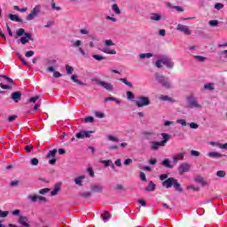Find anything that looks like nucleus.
<instances>
[{
	"mask_svg": "<svg viewBox=\"0 0 227 227\" xmlns=\"http://www.w3.org/2000/svg\"><path fill=\"white\" fill-rule=\"evenodd\" d=\"M161 185L166 189H171V187H174L175 191L177 192H182L184 191L182 184H180L178 180L175 179V177H168L167 180L161 183Z\"/></svg>",
	"mask_w": 227,
	"mask_h": 227,
	"instance_id": "f257e3e1",
	"label": "nucleus"
},
{
	"mask_svg": "<svg viewBox=\"0 0 227 227\" xmlns=\"http://www.w3.org/2000/svg\"><path fill=\"white\" fill-rule=\"evenodd\" d=\"M155 80L161 84L163 88H166L167 90L171 88V82H169V79L165 77L162 74H155Z\"/></svg>",
	"mask_w": 227,
	"mask_h": 227,
	"instance_id": "f03ea898",
	"label": "nucleus"
},
{
	"mask_svg": "<svg viewBox=\"0 0 227 227\" xmlns=\"http://www.w3.org/2000/svg\"><path fill=\"white\" fill-rule=\"evenodd\" d=\"M135 104L137 107H145L146 106H150V98L140 96L137 98V100H135Z\"/></svg>",
	"mask_w": 227,
	"mask_h": 227,
	"instance_id": "7ed1b4c3",
	"label": "nucleus"
},
{
	"mask_svg": "<svg viewBox=\"0 0 227 227\" xmlns=\"http://www.w3.org/2000/svg\"><path fill=\"white\" fill-rule=\"evenodd\" d=\"M187 104L191 109H201V105L198 103V98L192 95L187 98Z\"/></svg>",
	"mask_w": 227,
	"mask_h": 227,
	"instance_id": "20e7f679",
	"label": "nucleus"
},
{
	"mask_svg": "<svg viewBox=\"0 0 227 227\" xmlns=\"http://www.w3.org/2000/svg\"><path fill=\"white\" fill-rule=\"evenodd\" d=\"M95 82L98 86H101V88H104V90H106V91H114V86L109 82L100 81L98 79H96Z\"/></svg>",
	"mask_w": 227,
	"mask_h": 227,
	"instance_id": "39448f33",
	"label": "nucleus"
},
{
	"mask_svg": "<svg viewBox=\"0 0 227 227\" xmlns=\"http://www.w3.org/2000/svg\"><path fill=\"white\" fill-rule=\"evenodd\" d=\"M42 11V5L37 4L35 5L31 12L27 16L26 20H34L38 16V13Z\"/></svg>",
	"mask_w": 227,
	"mask_h": 227,
	"instance_id": "423d86ee",
	"label": "nucleus"
},
{
	"mask_svg": "<svg viewBox=\"0 0 227 227\" xmlns=\"http://www.w3.org/2000/svg\"><path fill=\"white\" fill-rule=\"evenodd\" d=\"M160 58H161L162 65H165V67H167V68H173V67H175V63L168 56L161 55Z\"/></svg>",
	"mask_w": 227,
	"mask_h": 227,
	"instance_id": "0eeeda50",
	"label": "nucleus"
},
{
	"mask_svg": "<svg viewBox=\"0 0 227 227\" xmlns=\"http://www.w3.org/2000/svg\"><path fill=\"white\" fill-rule=\"evenodd\" d=\"M56 153H58V150L57 149H53V150H51L49 151L48 154H47V159H51L49 160V164H51L52 166H54V164H56Z\"/></svg>",
	"mask_w": 227,
	"mask_h": 227,
	"instance_id": "6e6552de",
	"label": "nucleus"
},
{
	"mask_svg": "<svg viewBox=\"0 0 227 227\" xmlns=\"http://www.w3.org/2000/svg\"><path fill=\"white\" fill-rule=\"evenodd\" d=\"M176 31H180L181 33H184V35H186L189 36L191 35V28L185 25L178 24L176 27Z\"/></svg>",
	"mask_w": 227,
	"mask_h": 227,
	"instance_id": "1a4fd4ad",
	"label": "nucleus"
},
{
	"mask_svg": "<svg viewBox=\"0 0 227 227\" xmlns=\"http://www.w3.org/2000/svg\"><path fill=\"white\" fill-rule=\"evenodd\" d=\"M191 171V165L189 163H182L178 167L179 175H184V173H188Z\"/></svg>",
	"mask_w": 227,
	"mask_h": 227,
	"instance_id": "9d476101",
	"label": "nucleus"
},
{
	"mask_svg": "<svg viewBox=\"0 0 227 227\" xmlns=\"http://www.w3.org/2000/svg\"><path fill=\"white\" fill-rule=\"evenodd\" d=\"M18 223H19V224H20V226H24V227L31 226L29 224V219L27 218V216L20 215L19 219H18Z\"/></svg>",
	"mask_w": 227,
	"mask_h": 227,
	"instance_id": "9b49d317",
	"label": "nucleus"
},
{
	"mask_svg": "<svg viewBox=\"0 0 227 227\" xmlns=\"http://www.w3.org/2000/svg\"><path fill=\"white\" fill-rule=\"evenodd\" d=\"M82 42L81 40H76V41H73L71 47H74L75 49H77V47H79L78 51L80 52V54H82V56H86V51H84V50H82L80 45H82Z\"/></svg>",
	"mask_w": 227,
	"mask_h": 227,
	"instance_id": "f8f14e48",
	"label": "nucleus"
},
{
	"mask_svg": "<svg viewBox=\"0 0 227 227\" xmlns=\"http://www.w3.org/2000/svg\"><path fill=\"white\" fill-rule=\"evenodd\" d=\"M95 131L90 130V131H80L76 133L75 137L77 139H84V137H90V134H93Z\"/></svg>",
	"mask_w": 227,
	"mask_h": 227,
	"instance_id": "ddd939ff",
	"label": "nucleus"
},
{
	"mask_svg": "<svg viewBox=\"0 0 227 227\" xmlns=\"http://www.w3.org/2000/svg\"><path fill=\"white\" fill-rule=\"evenodd\" d=\"M35 39H33V36L29 33H25V36L20 37V42L22 43V45H26V43H28L29 41L34 42Z\"/></svg>",
	"mask_w": 227,
	"mask_h": 227,
	"instance_id": "4468645a",
	"label": "nucleus"
},
{
	"mask_svg": "<svg viewBox=\"0 0 227 227\" xmlns=\"http://www.w3.org/2000/svg\"><path fill=\"white\" fill-rule=\"evenodd\" d=\"M28 200H31L32 203H36V201H47L45 197L38 196V195H28Z\"/></svg>",
	"mask_w": 227,
	"mask_h": 227,
	"instance_id": "2eb2a0df",
	"label": "nucleus"
},
{
	"mask_svg": "<svg viewBox=\"0 0 227 227\" xmlns=\"http://www.w3.org/2000/svg\"><path fill=\"white\" fill-rule=\"evenodd\" d=\"M185 155H187L186 152L178 153L176 156L173 157V163L178 164V160H184Z\"/></svg>",
	"mask_w": 227,
	"mask_h": 227,
	"instance_id": "dca6fc26",
	"label": "nucleus"
},
{
	"mask_svg": "<svg viewBox=\"0 0 227 227\" xmlns=\"http://www.w3.org/2000/svg\"><path fill=\"white\" fill-rule=\"evenodd\" d=\"M22 97V93L20 91H15L12 93L11 98L14 100V102L18 103Z\"/></svg>",
	"mask_w": 227,
	"mask_h": 227,
	"instance_id": "f3484780",
	"label": "nucleus"
},
{
	"mask_svg": "<svg viewBox=\"0 0 227 227\" xmlns=\"http://www.w3.org/2000/svg\"><path fill=\"white\" fill-rule=\"evenodd\" d=\"M209 145L211 146H218V148H221L222 150H227V143L226 144H221L219 142H209Z\"/></svg>",
	"mask_w": 227,
	"mask_h": 227,
	"instance_id": "a211bd4d",
	"label": "nucleus"
},
{
	"mask_svg": "<svg viewBox=\"0 0 227 227\" xmlns=\"http://www.w3.org/2000/svg\"><path fill=\"white\" fill-rule=\"evenodd\" d=\"M161 166H164V168H167L168 169H173V164H171L169 159H164L161 161Z\"/></svg>",
	"mask_w": 227,
	"mask_h": 227,
	"instance_id": "6ab92c4d",
	"label": "nucleus"
},
{
	"mask_svg": "<svg viewBox=\"0 0 227 227\" xmlns=\"http://www.w3.org/2000/svg\"><path fill=\"white\" fill-rule=\"evenodd\" d=\"M160 146H164L163 144L160 142H157V141H153L151 142V149L152 150H159V148H160Z\"/></svg>",
	"mask_w": 227,
	"mask_h": 227,
	"instance_id": "aec40b11",
	"label": "nucleus"
},
{
	"mask_svg": "<svg viewBox=\"0 0 227 227\" xmlns=\"http://www.w3.org/2000/svg\"><path fill=\"white\" fill-rule=\"evenodd\" d=\"M90 189L93 191V192H102V191H104V186L100 184H94L90 187Z\"/></svg>",
	"mask_w": 227,
	"mask_h": 227,
	"instance_id": "412c9836",
	"label": "nucleus"
},
{
	"mask_svg": "<svg viewBox=\"0 0 227 227\" xmlns=\"http://www.w3.org/2000/svg\"><path fill=\"white\" fill-rule=\"evenodd\" d=\"M145 191H147V192L155 191V184H153V181H150L148 186L145 188Z\"/></svg>",
	"mask_w": 227,
	"mask_h": 227,
	"instance_id": "4be33fe9",
	"label": "nucleus"
},
{
	"mask_svg": "<svg viewBox=\"0 0 227 227\" xmlns=\"http://www.w3.org/2000/svg\"><path fill=\"white\" fill-rule=\"evenodd\" d=\"M195 182H197V184H200V185H202L203 187H205V185H207V181H205V179L200 176H198L197 177H195Z\"/></svg>",
	"mask_w": 227,
	"mask_h": 227,
	"instance_id": "5701e85b",
	"label": "nucleus"
},
{
	"mask_svg": "<svg viewBox=\"0 0 227 227\" xmlns=\"http://www.w3.org/2000/svg\"><path fill=\"white\" fill-rule=\"evenodd\" d=\"M162 19V16L159 13H151L150 20L154 21H159Z\"/></svg>",
	"mask_w": 227,
	"mask_h": 227,
	"instance_id": "b1692460",
	"label": "nucleus"
},
{
	"mask_svg": "<svg viewBox=\"0 0 227 227\" xmlns=\"http://www.w3.org/2000/svg\"><path fill=\"white\" fill-rule=\"evenodd\" d=\"M9 19L12 20V22H22V20L19 18L17 14H9Z\"/></svg>",
	"mask_w": 227,
	"mask_h": 227,
	"instance_id": "393cba45",
	"label": "nucleus"
},
{
	"mask_svg": "<svg viewBox=\"0 0 227 227\" xmlns=\"http://www.w3.org/2000/svg\"><path fill=\"white\" fill-rule=\"evenodd\" d=\"M208 157H219V158H223V157H226V154H221L217 152H210L207 153Z\"/></svg>",
	"mask_w": 227,
	"mask_h": 227,
	"instance_id": "a878e982",
	"label": "nucleus"
},
{
	"mask_svg": "<svg viewBox=\"0 0 227 227\" xmlns=\"http://www.w3.org/2000/svg\"><path fill=\"white\" fill-rule=\"evenodd\" d=\"M101 217L104 223H107V221H109V217H111V214H109L107 211H104V213L101 214Z\"/></svg>",
	"mask_w": 227,
	"mask_h": 227,
	"instance_id": "bb28decb",
	"label": "nucleus"
},
{
	"mask_svg": "<svg viewBox=\"0 0 227 227\" xmlns=\"http://www.w3.org/2000/svg\"><path fill=\"white\" fill-rule=\"evenodd\" d=\"M84 178H86L84 176H80L77 178L74 179V184H76V185H82V181L84 180Z\"/></svg>",
	"mask_w": 227,
	"mask_h": 227,
	"instance_id": "cd10ccee",
	"label": "nucleus"
},
{
	"mask_svg": "<svg viewBox=\"0 0 227 227\" xmlns=\"http://www.w3.org/2000/svg\"><path fill=\"white\" fill-rule=\"evenodd\" d=\"M161 136L163 137V140L161 141V143L163 144L164 146H166V143L169 141V135L168 133H162Z\"/></svg>",
	"mask_w": 227,
	"mask_h": 227,
	"instance_id": "c85d7f7f",
	"label": "nucleus"
},
{
	"mask_svg": "<svg viewBox=\"0 0 227 227\" xmlns=\"http://www.w3.org/2000/svg\"><path fill=\"white\" fill-rule=\"evenodd\" d=\"M119 81H121V82H123V84H126V86H128V88H132V82H129V80H127V78H121L119 79Z\"/></svg>",
	"mask_w": 227,
	"mask_h": 227,
	"instance_id": "c756f323",
	"label": "nucleus"
},
{
	"mask_svg": "<svg viewBox=\"0 0 227 227\" xmlns=\"http://www.w3.org/2000/svg\"><path fill=\"white\" fill-rule=\"evenodd\" d=\"M102 52H105V54H112V55L116 54V51L115 50H111L109 48H104L102 50Z\"/></svg>",
	"mask_w": 227,
	"mask_h": 227,
	"instance_id": "7c9ffc66",
	"label": "nucleus"
},
{
	"mask_svg": "<svg viewBox=\"0 0 227 227\" xmlns=\"http://www.w3.org/2000/svg\"><path fill=\"white\" fill-rule=\"evenodd\" d=\"M112 10L114 12V13L116 15H120V13H121V11L120 10V7H118V4H114L113 6H112Z\"/></svg>",
	"mask_w": 227,
	"mask_h": 227,
	"instance_id": "2f4dec72",
	"label": "nucleus"
},
{
	"mask_svg": "<svg viewBox=\"0 0 227 227\" xmlns=\"http://www.w3.org/2000/svg\"><path fill=\"white\" fill-rule=\"evenodd\" d=\"M153 57V54H152V53H141L139 55L140 59H145V58L150 59Z\"/></svg>",
	"mask_w": 227,
	"mask_h": 227,
	"instance_id": "473e14b6",
	"label": "nucleus"
},
{
	"mask_svg": "<svg viewBox=\"0 0 227 227\" xmlns=\"http://www.w3.org/2000/svg\"><path fill=\"white\" fill-rule=\"evenodd\" d=\"M216 176H218L219 178H224V176H226V171H224V170H218L216 172Z\"/></svg>",
	"mask_w": 227,
	"mask_h": 227,
	"instance_id": "72a5a7b5",
	"label": "nucleus"
},
{
	"mask_svg": "<svg viewBox=\"0 0 227 227\" xmlns=\"http://www.w3.org/2000/svg\"><path fill=\"white\" fill-rule=\"evenodd\" d=\"M59 192V184H56L55 188L51 191V196H56Z\"/></svg>",
	"mask_w": 227,
	"mask_h": 227,
	"instance_id": "f704fd0d",
	"label": "nucleus"
},
{
	"mask_svg": "<svg viewBox=\"0 0 227 227\" xmlns=\"http://www.w3.org/2000/svg\"><path fill=\"white\" fill-rule=\"evenodd\" d=\"M13 10H16L17 12H20V13H24L27 12V8H20L19 5H14Z\"/></svg>",
	"mask_w": 227,
	"mask_h": 227,
	"instance_id": "c9c22d12",
	"label": "nucleus"
},
{
	"mask_svg": "<svg viewBox=\"0 0 227 227\" xmlns=\"http://www.w3.org/2000/svg\"><path fill=\"white\" fill-rule=\"evenodd\" d=\"M72 81H74V82H76V84H79L80 86L82 85V82H81L79 79H77V76L75 74H73L71 76Z\"/></svg>",
	"mask_w": 227,
	"mask_h": 227,
	"instance_id": "e433bc0d",
	"label": "nucleus"
},
{
	"mask_svg": "<svg viewBox=\"0 0 227 227\" xmlns=\"http://www.w3.org/2000/svg\"><path fill=\"white\" fill-rule=\"evenodd\" d=\"M104 43L106 47H113V45H114V43L111 39L105 40Z\"/></svg>",
	"mask_w": 227,
	"mask_h": 227,
	"instance_id": "4c0bfd02",
	"label": "nucleus"
},
{
	"mask_svg": "<svg viewBox=\"0 0 227 227\" xmlns=\"http://www.w3.org/2000/svg\"><path fill=\"white\" fill-rule=\"evenodd\" d=\"M126 95H127L128 100H132L136 97L132 91H127Z\"/></svg>",
	"mask_w": 227,
	"mask_h": 227,
	"instance_id": "58836bf2",
	"label": "nucleus"
},
{
	"mask_svg": "<svg viewBox=\"0 0 227 227\" xmlns=\"http://www.w3.org/2000/svg\"><path fill=\"white\" fill-rule=\"evenodd\" d=\"M160 100L171 102L173 99L168 96L160 95Z\"/></svg>",
	"mask_w": 227,
	"mask_h": 227,
	"instance_id": "ea45409f",
	"label": "nucleus"
},
{
	"mask_svg": "<svg viewBox=\"0 0 227 227\" xmlns=\"http://www.w3.org/2000/svg\"><path fill=\"white\" fill-rule=\"evenodd\" d=\"M93 121H95L93 116H88L84 119L85 123H93Z\"/></svg>",
	"mask_w": 227,
	"mask_h": 227,
	"instance_id": "a19ab883",
	"label": "nucleus"
},
{
	"mask_svg": "<svg viewBox=\"0 0 227 227\" xmlns=\"http://www.w3.org/2000/svg\"><path fill=\"white\" fill-rule=\"evenodd\" d=\"M17 36H22V35H26V30L24 28H20L16 32Z\"/></svg>",
	"mask_w": 227,
	"mask_h": 227,
	"instance_id": "79ce46f5",
	"label": "nucleus"
},
{
	"mask_svg": "<svg viewBox=\"0 0 227 227\" xmlns=\"http://www.w3.org/2000/svg\"><path fill=\"white\" fill-rule=\"evenodd\" d=\"M3 77V79H4V81L6 82H8L9 84H14V82H13V80L12 79V78H10V77H8V76H6V75H4V76H2Z\"/></svg>",
	"mask_w": 227,
	"mask_h": 227,
	"instance_id": "37998d69",
	"label": "nucleus"
},
{
	"mask_svg": "<svg viewBox=\"0 0 227 227\" xmlns=\"http://www.w3.org/2000/svg\"><path fill=\"white\" fill-rule=\"evenodd\" d=\"M155 65H156V67H157V68H162V59H161L160 56V59H158V60L155 62Z\"/></svg>",
	"mask_w": 227,
	"mask_h": 227,
	"instance_id": "c03bdc74",
	"label": "nucleus"
},
{
	"mask_svg": "<svg viewBox=\"0 0 227 227\" xmlns=\"http://www.w3.org/2000/svg\"><path fill=\"white\" fill-rule=\"evenodd\" d=\"M66 70H67V74H72L73 72H74V67H72L71 66L67 65L66 66Z\"/></svg>",
	"mask_w": 227,
	"mask_h": 227,
	"instance_id": "a18cd8bd",
	"label": "nucleus"
},
{
	"mask_svg": "<svg viewBox=\"0 0 227 227\" xmlns=\"http://www.w3.org/2000/svg\"><path fill=\"white\" fill-rule=\"evenodd\" d=\"M107 139H108V141H113V143H118V137H115L112 136V135H109L107 137Z\"/></svg>",
	"mask_w": 227,
	"mask_h": 227,
	"instance_id": "49530a36",
	"label": "nucleus"
},
{
	"mask_svg": "<svg viewBox=\"0 0 227 227\" xmlns=\"http://www.w3.org/2000/svg\"><path fill=\"white\" fill-rule=\"evenodd\" d=\"M176 123H179L180 125H182V127H185L187 125V121L184 119H178L176 121Z\"/></svg>",
	"mask_w": 227,
	"mask_h": 227,
	"instance_id": "de8ad7c7",
	"label": "nucleus"
},
{
	"mask_svg": "<svg viewBox=\"0 0 227 227\" xmlns=\"http://www.w3.org/2000/svg\"><path fill=\"white\" fill-rule=\"evenodd\" d=\"M205 90H214V83H207L204 85Z\"/></svg>",
	"mask_w": 227,
	"mask_h": 227,
	"instance_id": "09e8293b",
	"label": "nucleus"
},
{
	"mask_svg": "<svg viewBox=\"0 0 227 227\" xmlns=\"http://www.w3.org/2000/svg\"><path fill=\"white\" fill-rule=\"evenodd\" d=\"M92 58L97 61H102V59H104V57L102 55H97V54L92 55Z\"/></svg>",
	"mask_w": 227,
	"mask_h": 227,
	"instance_id": "8fccbe9b",
	"label": "nucleus"
},
{
	"mask_svg": "<svg viewBox=\"0 0 227 227\" xmlns=\"http://www.w3.org/2000/svg\"><path fill=\"white\" fill-rule=\"evenodd\" d=\"M209 26H211L212 27H215V26H219V21L214 20H210L209 21Z\"/></svg>",
	"mask_w": 227,
	"mask_h": 227,
	"instance_id": "3c124183",
	"label": "nucleus"
},
{
	"mask_svg": "<svg viewBox=\"0 0 227 227\" xmlns=\"http://www.w3.org/2000/svg\"><path fill=\"white\" fill-rule=\"evenodd\" d=\"M139 176H140V180L142 182H146L147 181L146 180V175L144 172H140Z\"/></svg>",
	"mask_w": 227,
	"mask_h": 227,
	"instance_id": "603ef678",
	"label": "nucleus"
},
{
	"mask_svg": "<svg viewBox=\"0 0 227 227\" xmlns=\"http://www.w3.org/2000/svg\"><path fill=\"white\" fill-rule=\"evenodd\" d=\"M102 164H104V166H106V168H108V166H111V164H113V161L110 160H103Z\"/></svg>",
	"mask_w": 227,
	"mask_h": 227,
	"instance_id": "864d4df0",
	"label": "nucleus"
},
{
	"mask_svg": "<svg viewBox=\"0 0 227 227\" xmlns=\"http://www.w3.org/2000/svg\"><path fill=\"white\" fill-rule=\"evenodd\" d=\"M194 58H195V59H198L200 63H203V61H205V59H207V58H205L203 56H200V55L195 56Z\"/></svg>",
	"mask_w": 227,
	"mask_h": 227,
	"instance_id": "5fc2aeb1",
	"label": "nucleus"
},
{
	"mask_svg": "<svg viewBox=\"0 0 227 227\" xmlns=\"http://www.w3.org/2000/svg\"><path fill=\"white\" fill-rule=\"evenodd\" d=\"M215 10H223V8H224V5L221 3H217L215 4Z\"/></svg>",
	"mask_w": 227,
	"mask_h": 227,
	"instance_id": "6e6d98bb",
	"label": "nucleus"
},
{
	"mask_svg": "<svg viewBox=\"0 0 227 227\" xmlns=\"http://www.w3.org/2000/svg\"><path fill=\"white\" fill-rule=\"evenodd\" d=\"M26 58H32V56H35V51H28L25 54Z\"/></svg>",
	"mask_w": 227,
	"mask_h": 227,
	"instance_id": "4d7b16f0",
	"label": "nucleus"
},
{
	"mask_svg": "<svg viewBox=\"0 0 227 227\" xmlns=\"http://www.w3.org/2000/svg\"><path fill=\"white\" fill-rule=\"evenodd\" d=\"M8 214H10V212L0 210V217H8Z\"/></svg>",
	"mask_w": 227,
	"mask_h": 227,
	"instance_id": "13d9d810",
	"label": "nucleus"
},
{
	"mask_svg": "<svg viewBox=\"0 0 227 227\" xmlns=\"http://www.w3.org/2000/svg\"><path fill=\"white\" fill-rule=\"evenodd\" d=\"M80 196H82V198H90V196H91V192H83V193H81Z\"/></svg>",
	"mask_w": 227,
	"mask_h": 227,
	"instance_id": "bf43d9fd",
	"label": "nucleus"
},
{
	"mask_svg": "<svg viewBox=\"0 0 227 227\" xmlns=\"http://www.w3.org/2000/svg\"><path fill=\"white\" fill-rule=\"evenodd\" d=\"M30 164H31L32 166H38V159L33 158V159L31 160V161H30Z\"/></svg>",
	"mask_w": 227,
	"mask_h": 227,
	"instance_id": "052dcab7",
	"label": "nucleus"
},
{
	"mask_svg": "<svg viewBox=\"0 0 227 227\" xmlns=\"http://www.w3.org/2000/svg\"><path fill=\"white\" fill-rule=\"evenodd\" d=\"M0 88H2V90H12V87L10 85H6V84H0Z\"/></svg>",
	"mask_w": 227,
	"mask_h": 227,
	"instance_id": "680f3d73",
	"label": "nucleus"
},
{
	"mask_svg": "<svg viewBox=\"0 0 227 227\" xmlns=\"http://www.w3.org/2000/svg\"><path fill=\"white\" fill-rule=\"evenodd\" d=\"M189 126H190L191 129H199V127H200V125H198V124L195 123V122H191V123L189 124Z\"/></svg>",
	"mask_w": 227,
	"mask_h": 227,
	"instance_id": "e2e57ef3",
	"label": "nucleus"
},
{
	"mask_svg": "<svg viewBox=\"0 0 227 227\" xmlns=\"http://www.w3.org/2000/svg\"><path fill=\"white\" fill-rule=\"evenodd\" d=\"M19 58L22 63V65L27 66V61H26V59L23 58L22 56L19 55Z\"/></svg>",
	"mask_w": 227,
	"mask_h": 227,
	"instance_id": "0e129e2a",
	"label": "nucleus"
},
{
	"mask_svg": "<svg viewBox=\"0 0 227 227\" xmlns=\"http://www.w3.org/2000/svg\"><path fill=\"white\" fill-rule=\"evenodd\" d=\"M49 192V188L41 189L39 194H47Z\"/></svg>",
	"mask_w": 227,
	"mask_h": 227,
	"instance_id": "69168bd1",
	"label": "nucleus"
},
{
	"mask_svg": "<svg viewBox=\"0 0 227 227\" xmlns=\"http://www.w3.org/2000/svg\"><path fill=\"white\" fill-rule=\"evenodd\" d=\"M95 116H96L97 118H104L105 114H104V113L96 112V113H95Z\"/></svg>",
	"mask_w": 227,
	"mask_h": 227,
	"instance_id": "338daca9",
	"label": "nucleus"
},
{
	"mask_svg": "<svg viewBox=\"0 0 227 227\" xmlns=\"http://www.w3.org/2000/svg\"><path fill=\"white\" fill-rule=\"evenodd\" d=\"M160 180L161 181L168 180V174H161L160 176Z\"/></svg>",
	"mask_w": 227,
	"mask_h": 227,
	"instance_id": "774afa93",
	"label": "nucleus"
}]
</instances>
